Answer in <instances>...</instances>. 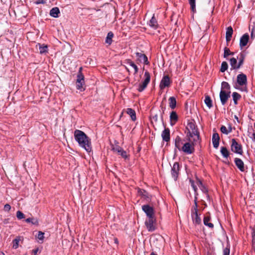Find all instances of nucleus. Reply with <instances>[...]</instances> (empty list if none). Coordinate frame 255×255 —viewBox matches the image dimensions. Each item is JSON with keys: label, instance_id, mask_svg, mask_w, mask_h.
Here are the masks:
<instances>
[{"label": "nucleus", "instance_id": "obj_1", "mask_svg": "<svg viewBox=\"0 0 255 255\" xmlns=\"http://www.w3.org/2000/svg\"><path fill=\"white\" fill-rule=\"evenodd\" d=\"M74 137L81 147L88 152L91 151L92 146L90 139L83 131L78 129L76 130L74 132Z\"/></svg>", "mask_w": 255, "mask_h": 255}, {"label": "nucleus", "instance_id": "obj_2", "mask_svg": "<svg viewBox=\"0 0 255 255\" xmlns=\"http://www.w3.org/2000/svg\"><path fill=\"white\" fill-rule=\"evenodd\" d=\"M187 130L186 136L190 140V138L193 139L194 141H200L199 132L194 122H189L186 127Z\"/></svg>", "mask_w": 255, "mask_h": 255}, {"label": "nucleus", "instance_id": "obj_3", "mask_svg": "<svg viewBox=\"0 0 255 255\" xmlns=\"http://www.w3.org/2000/svg\"><path fill=\"white\" fill-rule=\"evenodd\" d=\"M197 142L194 141L192 138H190L189 140L187 138V141L185 142L183 145L181 151L187 154H192L195 151L194 145Z\"/></svg>", "mask_w": 255, "mask_h": 255}, {"label": "nucleus", "instance_id": "obj_4", "mask_svg": "<svg viewBox=\"0 0 255 255\" xmlns=\"http://www.w3.org/2000/svg\"><path fill=\"white\" fill-rule=\"evenodd\" d=\"M82 67L79 69V73L77 75L76 87L77 89L81 91L84 90V85H85L84 76L82 73Z\"/></svg>", "mask_w": 255, "mask_h": 255}, {"label": "nucleus", "instance_id": "obj_5", "mask_svg": "<svg viewBox=\"0 0 255 255\" xmlns=\"http://www.w3.org/2000/svg\"><path fill=\"white\" fill-rule=\"evenodd\" d=\"M144 76L145 77L144 81L139 84L137 89L138 91L140 92L143 91L145 89L150 80V75L148 71L145 72Z\"/></svg>", "mask_w": 255, "mask_h": 255}, {"label": "nucleus", "instance_id": "obj_6", "mask_svg": "<svg viewBox=\"0 0 255 255\" xmlns=\"http://www.w3.org/2000/svg\"><path fill=\"white\" fill-rule=\"evenodd\" d=\"M231 150L233 152L240 154L243 153L241 144H239L234 138L232 139Z\"/></svg>", "mask_w": 255, "mask_h": 255}, {"label": "nucleus", "instance_id": "obj_7", "mask_svg": "<svg viewBox=\"0 0 255 255\" xmlns=\"http://www.w3.org/2000/svg\"><path fill=\"white\" fill-rule=\"evenodd\" d=\"M145 224L148 231L152 232L155 230V227L154 226V217L148 218Z\"/></svg>", "mask_w": 255, "mask_h": 255}, {"label": "nucleus", "instance_id": "obj_8", "mask_svg": "<svg viewBox=\"0 0 255 255\" xmlns=\"http://www.w3.org/2000/svg\"><path fill=\"white\" fill-rule=\"evenodd\" d=\"M180 170L179 164L178 162H175L171 168V175L174 180H176Z\"/></svg>", "mask_w": 255, "mask_h": 255}, {"label": "nucleus", "instance_id": "obj_9", "mask_svg": "<svg viewBox=\"0 0 255 255\" xmlns=\"http://www.w3.org/2000/svg\"><path fill=\"white\" fill-rule=\"evenodd\" d=\"M231 92H225L221 91L220 92V99L223 105H225L227 102L228 99L230 97Z\"/></svg>", "mask_w": 255, "mask_h": 255}, {"label": "nucleus", "instance_id": "obj_10", "mask_svg": "<svg viewBox=\"0 0 255 255\" xmlns=\"http://www.w3.org/2000/svg\"><path fill=\"white\" fill-rule=\"evenodd\" d=\"M237 83L240 86L246 85L247 84V76L244 74H240L237 76Z\"/></svg>", "mask_w": 255, "mask_h": 255}, {"label": "nucleus", "instance_id": "obj_11", "mask_svg": "<svg viewBox=\"0 0 255 255\" xmlns=\"http://www.w3.org/2000/svg\"><path fill=\"white\" fill-rule=\"evenodd\" d=\"M142 209L145 213L148 218L153 217L154 212L151 207L148 205H144L142 206Z\"/></svg>", "mask_w": 255, "mask_h": 255}, {"label": "nucleus", "instance_id": "obj_12", "mask_svg": "<svg viewBox=\"0 0 255 255\" xmlns=\"http://www.w3.org/2000/svg\"><path fill=\"white\" fill-rule=\"evenodd\" d=\"M170 84V80L168 76H164L160 83L159 87L161 89H163L165 87H169Z\"/></svg>", "mask_w": 255, "mask_h": 255}, {"label": "nucleus", "instance_id": "obj_13", "mask_svg": "<svg viewBox=\"0 0 255 255\" xmlns=\"http://www.w3.org/2000/svg\"><path fill=\"white\" fill-rule=\"evenodd\" d=\"M135 55L137 57V60L139 62H143L146 65H148L149 64L147 57L145 54L140 52H136L135 53Z\"/></svg>", "mask_w": 255, "mask_h": 255}, {"label": "nucleus", "instance_id": "obj_14", "mask_svg": "<svg viewBox=\"0 0 255 255\" xmlns=\"http://www.w3.org/2000/svg\"><path fill=\"white\" fill-rule=\"evenodd\" d=\"M249 40V35L248 33L244 34L240 38V46L242 48L246 46Z\"/></svg>", "mask_w": 255, "mask_h": 255}, {"label": "nucleus", "instance_id": "obj_15", "mask_svg": "<svg viewBox=\"0 0 255 255\" xmlns=\"http://www.w3.org/2000/svg\"><path fill=\"white\" fill-rule=\"evenodd\" d=\"M191 217L192 221L195 225H199L201 223V219L199 217L198 212L191 213Z\"/></svg>", "mask_w": 255, "mask_h": 255}, {"label": "nucleus", "instance_id": "obj_16", "mask_svg": "<svg viewBox=\"0 0 255 255\" xmlns=\"http://www.w3.org/2000/svg\"><path fill=\"white\" fill-rule=\"evenodd\" d=\"M161 137L162 140L164 141L168 142L170 140V130L168 128H165L162 132Z\"/></svg>", "mask_w": 255, "mask_h": 255}, {"label": "nucleus", "instance_id": "obj_17", "mask_svg": "<svg viewBox=\"0 0 255 255\" xmlns=\"http://www.w3.org/2000/svg\"><path fill=\"white\" fill-rule=\"evenodd\" d=\"M184 143L183 140L179 136H178L176 137L175 139V146L179 151H181Z\"/></svg>", "mask_w": 255, "mask_h": 255}, {"label": "nucleus", "instance_id": "obj_18", "mask_svg": "<svg viewBox=\"0 0 255 255\" xmlns=\"http://www.w3.org/2000/svg\"><path fill=\"white\" fill-rule=\"evenodd\" d=\"M220 137L217 133H214L212 136V143L213 146L217 148L219 146Z\"/></svg>", "mask_w": 255, "mask_h": 255}, {"label": "nucleus", "instance_id": "obj_19", "mask_svg": "<svg viewBox=\"0 0 255 255\" xmlns=\"http://www.w3.org/2000/svg\"><path fill=\"white\" fill-rule=\"evenodd\" d=\"M235 163L240 171L242 172L245 171L244 163L241 159L236 158L235 159Z\"/></svg>", "mask_w": 255, "mask_h": 255}, {"label": "nucleus", "instance_id": "obj_20", "mask_svg": "<svg viewBox=\"0 0 255 255\" xmlns=\"http://www.w3.org/2000/svg\"><path fill=\"white\" fill-rule=\"evenodd\" d=\"M233 33V30L231 26H229L227 28L226 33V38L227 42L230 41L231 39L232 34Z\"/></svg>", "mask_w": 255, "mask_h": 255}, {"label": "nucleus", "instance_id": "obj_21", "mask_svg": "<svg viewBox=\"0 0 255 255\" xmlns=\"http://www.w3.org/2000/svg\"><path fill=\"white\" fill-rule=\"evenodd\" d=\"M148 25L150 27L154 29H156L158 27L157 21L154 16H152L149 21Z\"/></svg>", "mask_w": 255, "mask_h": 255}, {"label": "nucleus", "instance_id": "obj_22", "mask_svg": "<svg viewBox=\"0 0 255 255\" xmlns=\"http://www.w3.org/2000/svg\"><path fill=\"white\" fill-rule=\"evenodd\" d=\"M170 124L171 125H174L177 121L178 116L175 112L172 111L170 115Z\"/></svg>", "mask_w": 255, "mask_h": 255}, {"label": "nucleus", "instance_id": "obj_23", "mask_svg": "<svg viewBox=\"0 0 255 255\" xmlns=\"http://www.w3.org/2000/svg\"><path fill=\"white\" fill-rule=\"evenodd\" d=\"M59 13L60 10L57 7L52 8L50 11V15L55 18L58 17Z\"/></svg>", "mask_w": 255, "mask_h": 255}, {"label": "nucleus", "instance_id": "obj_24", "mask_svg": "<svg viewBox=\"0 0 255 255\" xmlns=\"http://www.w3.org/2000/svg\"><path fill=\"white\" fill-rule=\"evenodd\" d=\"M225 92H231L230 86L228 82H223L221 84V90Z\"/></svg>", "mask_w": 255, "mask_h": 255}, {"label": "nucleus", "instance_id": "obj_25", "mask_svg": "<svg viewBox=\"0 0 255 255\" xmlns=\"http://www.w3.org/2000/svg\"><path fill=\"white\" fill-rule=\"evenodd\" d=\"M210 219H211L210 217L205 216L203 219V223L205 226H208L209 228L211 229H213L214 228V225L212 223L209 222Z\"/></svg>", "mask_w": 255, "mask_h": 255}, {"label": "nucleus", "instance_id": "obj_26", "mask_svg": "<svg viewBox=\"0 0 255 255\" xmlns=\"http://www.w3.org/2000/svg\"><path fill=\"white\" fill-rule=\"evenodd\" d=\"M169 106L172 109H175L176 106V100L175 97H170L169 98Z\"/></svg>", "mask_w": 255, "mask_h": 255}, {"label": "nucleus", "instance_id": "obj_27", "mask_svg": "<svg viewBox=\"0 0 255 255\" xmlns=\"http://www.w3.org/2000/svg\"><path fill=\"white\" fill-rule=\"evenodd\" d=\"M127 113L128 115H129L131 119V120L133 121L136 120V115L135 111L131 108H128L127 111Z\"/></svg>", "mask_w": 255, "mask_h": 255}, {"label": "nucleus", "instance_id": "obj_28", "mask_svg": "<svg viewBox=\"0 0 255 255\" xmlns=\"http://www.w3.org/2000/svg\"><path fill=\"white\" fill-rule=\"evenodd\" d=\"M114 36V34L113 33V32H109L108 34H107V36L106 37V43L110 45L112 42V38Z\"/></svg>", "mask_w": 255, "mask_h": 255}, {"label": "nucleus", "instance_id": "obj_29", "mask_svg": "<svg viewBox=\"0 0 255 255\" xmlns=\"http://www.w3.org/2000/svg\"><path fill=\"white\" fill-rule=\"evenodd\" d=\"M221 152L225 158H228L229 155V151L226 147L222 146L221 147Z\"/></svg>", "mask_w": 255, "mask_h": 255}, {"label": "nucleus", "instance_id": "obj_30", "mask_svg": "<svg viewBox=\"0 0 255 255\" xmlns=\"http://www.w3.org/2000/svg\"><path fill=\"white\" fill-rule=\"evenodd\" d=\"M230 65L232 66V67L234 69H238L239 68H237L238 67V64H237V59L235 58H232L230 60Z\"/></svg>", "mask_w": 255, "mask_h": 255}, {"label": "nucleus", "instance_id": "obj_31", "mask_svg": "<svg viewBox=\"0 0 255 255\" xmlns=\"http://www.w3.org/2000/svg\"><path fill=\"white\" fill-rule=\"evenodd\" d=\"M204 102L209 108L212 107V101L209 96H206L205 97Z\"/></svg>", "mask_w": 255, "mask_h": 255}, {"label": "nucleus", "instance_id": "obj_32", "mask_svg": "<svg viewBox=\"0 0 255 255\" xmlns=\"http://www.w3.org/2000/svg\"><path fill=\"white\" fill-rule=\"evenodd\" d=\"M127 64H129L130 66L133 67V68L134 70V73L136 74L138 72V69L137 67V66L130 60L128 59L127 60Z\"/></svg>", "mask_w": 255, "mask_h": 255}, {"label": "nucleus", "instance_id": "obj_33", "mask_svg": "<svg viewBox=\"0 0 255 255\" xmlns=\"http://www.w3.org/2000/svg\"><path fill=\"white\" fill-rule=\"evenodd\" d=\"M232 96L235 104L237 105L238 103L237 101L241 97V95L237 92H234L232 94Z\"/></svg>", "mask_w": 255, "mask_h": 255}, {"label": "nucleus", "instance_id": "obj_34", "mask_svg": "<svg viewBox=\"0 0 255 255\" xmlns=\"http://www.w3.org/2000/svg\"><path fill=\"white\" fill-rule=\"evenodd\" d=\"M39 52L40 54L46 53L48 50V47L47 45H41L39 44Z\"/></svg>", "mask_w": 255, "mask_h": 255}, {"label": "nucleus", "instance_id": "obj_35", "mask_svg": "<svg viewBox=\"0 0 255 255\" xmlns=\"http://www.w3.org/2000/svg\"><path fill=\"white\" fill-rule=\"evenodd\" d=\"M221 131L225 134H228L229 133L232 131V128H230L229 129H227V128L225 126H222L220 128Z\"/></svg>", "mask_w": 255, "mask_h": 255}, {"label": "nucleus", "instance_id": "obj_36", "mask_svg": "<svg viewBox=\"0 0 255 255\" xmlns=\"http://www.w3.org/2000/svg\"><path fill=\"white\" fill-rule=\"evenodd\" d=\"M119 155H120L122 157L124 158L125 159H127L128 157V154L126 151L123 150V148H122L120 150V152H118L117 153Z\"/></svg>", "mask_w": 255, "mask_h": 255}, {"label": "nucleus", "instance_id": "obj_37", "mask_svg": "<svg viewBox=\"0 0 255 255\" xmlns=\"http://www.w3.org/2000/svg\"><path fill=\"white\" fill-rule=\"evenodd\" d=\"M25 221L27 223H31L33 225H37L38 224V220L33 218H29L25 220Z\"/></svg>", "mask_w": 255, "mask_h": 255}, {"label": "nucleus", "instance_id": "obj_38", "mask_svg": "<svg viewBox=\"0 0 255 255\" xmlns=\"http://www.w3.org/2000/svg\"><path fill=\"white\" fill-rule=\"evenodd\" d=\"M228 67V63L224 61L222 63L220 71L222 72H224L226 70H227Z\"/></svg>", "mask_w": 255, "mask_h": 255}, {"label": "nucleus", "instance_id": "obj_39", "mask_svg": "<svg viewBox=\"0 0 255 255\" xmlns=\"http://www.w3.org/2000/svg\"><path fill=\"white\" fill-rule=\"evenodd\" d=\"M122 148L119 146L118 144L116 145H112V149L114 152L118 153L120 151V150Z\"/></svg>", "mask_w": 255, "mask_h": 255}, {"label": "nucleus", "instance_id": "obj_40", "mask_svg": "<svg viewBox=\"0 0 255 255\" xmlns=\"http://www.w3.org/2000/svg\"><path fill=\"white\" fill-rule=\"evenodd\" d=\"M244 60V56L243 54H241L239 60V63H238V67H237V68H239V69L240 68V67L243 64Z\"/></svg>", "mask_w": 255, "mask_h": 255}, {"label": "nucleus", "instance_id": "obj_41", "mask_svg": "<svg viewBox=\"0 0 255 255\" xmlns=\"http://www.w3.org/2000/svg\"><path fill=\"white\" fill-rule=\"evenodd\" d=\"M234 53L233 52H231L229 49L227 48H225L224 49V57L225 58H226L228 56L230 55H233Z\"/></svg>", "mask_w": 255, "mask_h": 255}, {"label": "nucleus", "instance_id": "obj_42", "mask_svg": "<svg viewBox=\"0 0 255 255\" xmlns=\"http://www.w3.org/2000/svg\"><path fill=\"white\" fill-rule=\"evenodd\" d=\"M44 233L41 232V231H39L38 233V235L37 236V238L40 240L41 241V243H43V240H44Z\"/></svg>", "mask_w": 255, "mask_h": 255}, {"label": "nucleus", "instance_id": "obj_43", "mask_svg": "<svg viewBox=\"0 0 255 255\" xmlns=\"http://www.w3.org/2000/svg\"><path fill=\"white\" fill-rule=\"evenodd\" d=\"M198 205H197V201H196V199H195L194 200V205L192 207V209H191V213H195V211H196V212H198Z\"/></svg>", "mask_w": 255, "mask_h": 255}, {"label": "nucleus", "instance_id": "obj_44", "mask_svg": "<svg viewBox=\"0 0 255 255\" xmlns=\"http://www.w3.org/2000/svg\"><path fill=\"white\" fill-rule=\"evenodd\" d=\"M189 3L191 5V9L193 11L195 10V0H189Z\"/></svg>", "mask_w": 255, "mask_h": 255}, {"label": "nucleus", "instance_id": "obj_45", "mask_svg": "<svg viewBox=\"0 0 255 255\" xmlns=\"http://www.w3.org/2000/svg\"><path fill=\"white\" fill-rule=\"evenodd\" d=\"M25 218V215L20 211H17V218L22 219Z\"/></svg>", "mask_w": 255, "mask_h": 255}, {"label": "nucleus", "instance_id": "obj_46", "mask_svg": "<svg viewBox=\"0 0 255 255\" xmlns=\"http://www.w3.org/2000/svg\"><path fill=\"white\" fill-rule=\"evenodd\" d=\"M230 255V249L229 248H226L223 251V255Z\"/></svg>", "mask_w": 255, "mask_h": 255}, {"label": "nucleus", "instance_id": "obj_47", "mask_svg": "<svg viewBox=\"0 0 255 255\" xmlns=\"http://www.w3.org/2000/svg\"><path fill=\"white\" fill-rule=\"evenodd\" d=\"M11 208L9 204H5L4 206V210L5 211H8Z\"/></svg>", "mask_w": 255, "mask_h": 255}, {"label": "nucleus", "instance_id": "obj_48", "mask_svg": "<svg viewBox=\"0 0 255 255\" xmlns=\"http://www.w3.org/2000/svg\"><path fill=\"white\" fill-rule=\"evenodd\" d=\"M255 35L254 34V29L252 30L251 33V38L254 39L255 38Z\"/></svg>", "mask_w": 255, "mask_h": 255}, {"label": "nucleus", "instance_id": "obj_49", "mask_svg": "<svg viewBox=\"0 0 255 255\" xmlns=\"http://www.w3.org/2000/svg\"><path fill=\"white\" fill-rule=\"evenodd\" d=\"M197 184L200 188L203 187L202 184L200 181H198Z\"/></svg>", "mask_w": 255, "mask_h": 255}, {"label": "nucleus", "instance_id": "obj_50", "mask_svg": "<svg viewBox=\"0 0 255 255\" xmlns=\"http://www.w3.org/2000/svg\"><path fill=\"white\" fill-rule=\"evenodd\" d=\"M191 185H192L194 191L196 192L197 189V188L196 187V186L195 185H194V184H193V182L192 183Z\"/></svg>", "mask_w": 255, "mask_h": 255}, {"label": "nucleus", "instance_id": "obj_51", "mask_svg": "<svg viewBox=\"0 0 255 255\" xmlns=\"http://www.w3.org/2000/svg\"><path fill=\"white\" fill-rule=\"evenodd\" d=\"M45 1L43 0H39L36 2V4H39V3H44Z\"/></svg>", "mask_w": 255, "mask_h": 255}, {"label": "nucleus", "instance_id": "obj_52", "mask_svg": "<svg viewBox=\"0 0 255 255\" xmlns=\"http://www.w3.org/2000/svg\"><path fill=\"white\" fill-rule=\"evenodd\" d=\"M253 247L255 252V240H253Z\"/></svg>", "mask_w": 255, "mask_h": 255}, {"label": "nucleus", "instance_id": "obj_53", "mask_svg": "<svg viewBox=\"0 0 255 255\" xmlns=\"http://www.w3.org/2000/svg\"><path fill=\"white\" fill-rule=\"evenodd\" d=\"M12 243L13 244V247H14V246L16 245V238L13 240Z\"/></svg>", "mask_w": 255, "mask_h": 255}, {"label": "nucleus", "instance_id": "obj_54", "mask_svg": "<svg viewBox=\"0 0 255 255\" xmlns=\"http://www.w3.org/2000/svg\"><path fill=\"white\" fill-rule=\"evenodd\" d=\"M38 252V249L35 250L33 251V253L34 255H36Z\"/></svg>", "mask_w": 255, "mask_h": 255}, {"label": "nucleus", "instance_id": "obj_55", "mask_svg": "<svg viewBox=\"0 0 255 255\" xmlns=\"http://www.w3.org/2000/svg\"><path fill=\"white\" fill-rule=\"evenodd\" d=\"M253 240H255V230L254 231L253 235Z\"/></svg>", "mask_w": 255, "mask_h": 255}, {"label": "nucleus", "instance_id": "obj_56", "mask_svg": "<svg viewBox=\"0 0 255 255\" xmlns=\"http://www.w3.org/2000/svg\"><path fill=\"white\" fill-rule=\"evenodd\" d=\"M153 119H155V121H157V115H155L154 117H153Z\"/></svg>", "mask_w": 255, "mask_h": 255}, {"label": "nucleus", "instance_id": "obj_57", "mask_svg": "<svg viewBox=\"0 0 255 255\" xmlns=\"http://www.w3.org/2000/svg\"><path fill=\"white\" fill-rule=\"evenodd\" d=\"M235 119H236L237 120V121L239 122V118H238V117L237 116H236V115L235 116Z\"/></svg>", "mask_w": 255, "mask_h": 255}, {"label": "nucleus", "instance_id": "obj_58", "mask_svg": "<svg viewBox=\"0 0 255 255\" xmlns=\"http://www.w3.org/2000/svg\"><path fill=\"white\" fill-rule=\"evenodd\" d=\"M150 255H157L155 254L154 253H153V252H152V253H151L150 254Z\"/></svg>", "mask_w": 255, "mask_h": 255}, {"label": "nucleus", "instance_id": "obj_59", "mask_svg": "<svg viewBox=\"0 0 255 255\" xmlns=\"http://www.w3.org/2000/svg\"><path fill=\"white\" fill-rule=\"evenodd\" d=\"M0 255H4V254L2 253H0Z\"/></svg>", "mask_w": 255, "mask_h": 255}, {"label": "nucleus", "instance_id": "obj_60", "mask_svg": "<svg viewBox=\"0 0 255 255\" xmlns=\"http://www.w3.org/2000/svg\"><path fill=\"white\" fill-rule=\"evenodd\" d=\"M18 239H17V243H16L17 246L18 245Z\"/></svg>", "mask_w": 255, "mask_h": 255}]
</instances>
